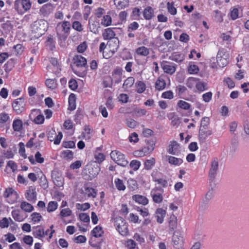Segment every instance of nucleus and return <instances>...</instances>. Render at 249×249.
I'll use <instances>...</instances> for the list:
<instances>
[{
  "label": "nucleus",
  "instance_id": "f257e3e1",
  "mask_svg": "<svg viewBox=\"0 0 249 249\" xmlns=\"http://www.w3.org/2000/svg\"><path fill=\"white\" fill-rule=\"evenodd\" d=\"M71 24L68 21H64L57 24L56 27L57 36L61 40H65L70 29Z\"/></svg>",
  "mask_w": 249,
  "mask_h": 249
},
{
  "label": "nucleus",
  "instance_id": "f03ea898",
  "mask_svg": "<svg viewBox=\"0 0 249 249\" xmlns=\"http://www.w3.org/2000/svg\"><path fill=\"white\" fill-rule=\"evenodd\" d=\"M47 22L44 20L36 21L33 27V32L35 34V36L39 37L44 35L47 30Z\"/></svg>",
  "mask_w": 249,
  "mask_h": 249
},
{
  "label": "nucleus",
  "instance_id": "7ed1b4c3",
  "mask_svg": "<svg viewBox=\"0 0 249 249\" xmlns=\"http://www.w3.org/2000/svg\"><path fill=\"white\" fill-rule=\"evenodd\" d=\"M228 64L227 56L225 55L224 50H219L216 56V62H213L211 64V67L213 69H217L218 67L223 68Z\"/></svg>",
  "mask_w": 249,
  "mask_h": 249
},
{
  "label": "nucleus",
  "instance_id": "20e7f679",
  "mask_svg": "<svg viewBox=\"0 0 249 249\" xmlns=\"http://www.w3.org/2000/svg\"><path fill=\"white\" fill-rule=\"evenodd\" d=\"M110 155L111 159L118 165L125 166L128 163V161L125 158L124 155L119 151H112Z\"/></svg>",
  "mask_w": 249,
  "mask_h": 249
},
{
  "label": "nucleus",
  "instance_id": "39448f33",
  "mask_svg": "<svg viewBox=\"0 0 249 249\" xmlns=\"http://www.w3.org/2000/svg\"><path fill=\"white\" fill-rule=\"evenodd\" d=\"M115 225L117 230L122 235H125L128 232V225L125 219H116Z\"/></svg>",
  "mask_w": 249,
  "mask_h": 249
},
{
  "label": "nucleus",
  "instance_id": "423d86ee",
  "mask_svg": "<svg viewBox=\"0 0 249 249\" xmlns=\"http://www.w3.org/2000/svg\"><path fill=\"white\" fill-rule=\"evenodd\" d=\"M172 241L173 246L176 249L181 248L183 245V237L179 231L174 232Z\"/></svg>",
  "mask_w": 249,
  "mask_h": 249
},
{
  "label": "nucleus",
  "instance_id": "0eeeda50",
  "mask_svg": "<svg viewBox=\"0 0 249 249\" xmlns=\"http://www.w3.org/2000/svg\"><path fill=\"white\" fill-rule=\"evenodd\" d=\"M147 146L143 148L141 151H136L135 154L139 155L141 157L145 154H148L153 151L155 148V141L153 140H147L146 141Z\"/></svg>",
  "mask_w": 249,
  "mask_h": 249
},
{
  "label": "nucleus",
  "instance_id": "6e6552de",
  "mask_svg": "<svg viewBox=\"0 0 249 249\" xmlns=\"http://www.w3.org/2000/svg\"><path fill=\"white\" fill-rule=\"evenodd\" d=\"M25 102L23 98H19L15 100L12 103L14 110L17 114L22 113L25 109Z\"/></svg>",
  "mask_w": 249,
  "mask_h": 249
},
{
  "label": "nucleus",
  "instance_id": "1a4fd4ad",
  "mask_svg": "<svg viewBox=\"0 0 249 249\" xmlns=\"http://www.w3.org/2000/svg\"><path fill=\"white\" fill-rule=\"evenodd\" d=\"M3 196L5 198L9 199L8 201H9V202L13 203L17 199L18 195L13 188H8L4 191Z\"/></svg>",
  "mask_w": 249,
  "mask_h": 249
},
{
  "label": "nucleus",
  "instance_id": "9d476101",
  "mask_svg": "<svg viewBox=\"0 0 249 249\" xmlns=\"http://www.w3.org/2000/svg\"><path fill=\"white\" fill-rule=\"evenodd\" d=\"M40 113L41 111L40 109H33L31 110L29 117L31 119H32L35 115H37L36 117L34 118V122L36 124H42L44 121V117L43 115L40 114Z\"/></svg>",
  "mask_w": 249,
  "mask_h": 249
},
{
  "label": "nucleus",
  "instance_id": "9b49d317",
  "mask_svg": "<svg viewBox=\"0 0 249 249\" xmlns=\"http://www.w3.org/2000/svg\"><path fill=\"white\" fill-rule=\"evenodd\" d=\"M218 168V162L217 160L214 159L211 162V168L209 172L210 180L213 181L217 174V171Z\"/></svg>",
  "mask_w": 249,
  "mask_h": 249
},
{
  "label": "nucleus",
  "instance_id": "f8f14e48",
  "mask_svg": "<svg viewBox=\"0 0 249 249\" xmlns=\"http://www.w3.org/2000/svg\"><path fill=\"white\" fill-rule=\"evenodd\" d=\"M52 178L54 184L61 187L63 185V178L60 174L57 171H53L52 173Z\"/></svg>",
  "mask_w": 249,
  "mask_h": 249
},
{
  "label": "nucleus",
  "instance_id": "ddd939ff",
  "mask_svg": "<svg viewBox=\"0 0 249 249\" xmlns=\"http://www.w3.org/2000/svg\"><path fill=\"white\" fill-rule=\"evenodd\" d=\"M123 70L120 68L115 69L112 73L111 82L118 84L122 81Z\"/></svg>",
  "mask_w": 249,
  "mask_h": 249
},
{
  "label": "nucleus",
  "instance_id": "4468645a",
  "mask_svg": "<svg viewBox=\"0 0 249 249\" xmlns=\"http://www.w3.org/2000/svg\"><path fill=\"white\" fill-rule=\"evenodd\" d=\"M212 134V131L207 128H199V141L201 143H203L206 141L207 138Z\"/></svg>",
  "mask_w": 249,
  "mask_h": 249
},
{
  "label": "nucleus",
  "instance_id": "2eb2a0df",
  "mask_svg": "<svg viewBox=\"0 0 249 249\" xmlns=\"http://www.w3.org/2000/svg\"><path fill=\"white\" fill-rule=\"evenodd\" d=\"M179 144L175 141L170 142L167 152L172 155H178L179 153Z\"/></svg>",
  "mask_w": 249,
  "mask_h": 249
},
{
  "label": "nucleus",
  "instance_id": "dca6fc26",
  "mask_svg": "<svg viewBox=\"0 0 249 249\" xmlns=\"http://www.w3.org/2000/svg\"><path fill=\"white\" fill-rule=\"evenodd\" d=\"M73 63L77 67H85L87 65V60L80 55H75L73 58Z\"/></svg>",
  "mask_w": 249,
  "mask_h": 249
},
{
  "label": "nucleus",
  "instance_id": "f3484780",
  "mask_svg": "<svg viewBox=\"0 0 249 249\" xmlns=\"http://www.w3.org/2000/svg\"><path fill=\"white\" fill-rule=\"evenodd\" d=\"M160 65L164 71L167 73L172 74L176 71L175 66L170 65L167 61H163L161 62Z\"/></svg>",
  "mask_w": 249,
  "mask_h": 249
},
{
  "label": "nucleus",
  "instance_id": "a211bd4d",
  "mask_svg": "<svg viewBox=\"0 0 249 249\" xmlns=\"http://www.w3.org/2000/svg\"><path fill=\"white\" fill-rule=\"evenodd\" d=\"M107 45H108L110 51L113 53L117 52L119 46V40L118 38H114L112 39L109 40Z\"/></svg>",
  "mask_w": 249,
  "mask_h": 249
},
{
  "label": "nucleus",
  "instance_id": "6ab92c4d",
  "mask_svg": "<svg viewBox=\"0 0 249 249\" xmlns=\"http://www.w3.org/2000/svg\"><path fill=\"white\" fill-rule=\"evenodd\" d=\"M25 196L28 200H34L36 198V188L32 186L30 187L29 189L26 192Z\"/></svg>",
  "mask_w": 249,
  "mask_h": 249
},
{
  "label": "nucleus",
  "instance_id": "aec40b11",
  "mask_svg": "<svg viewBox=\"0 0 249 249\" xmlns=\"http://www.w3.org/2000/svg\"><path fill=\"white\" fill-rule=\"evenodd\" d=\"M132 199L136 202L143 205H145L148 203V200L145 196L139 195H133Z\"/></svg>",
  "mask_w": 249,
  "mask_h": 249
},
{
  "label": "nucleus",
  "instance_id": "412c9836",
  "mask_svg": "<svg viewBox=\"0 0 249 249\" xmlns=\"http://www.w3.org/2000/svg\"><path fill=\"white\" fill-rule=\"evenodd\" d=\"M143 15L145 19L150 20L152 19L154 17L153 9L151 6L146 7L143 12Z\"/></svg>",
  "mask_w": 249,
  "mask_h": 249
},
{
  "label": "nucleus",
  "instance_id": "4be33fe9",
  "mask_svg": "<svg viewBox=\"0 0 249 249\" xmlns=\"http://www.w3.org/2000/svg\"><path fill=\"white\" fill-rule=\"evenodd\" d=\"M100 170V168L98 165H90L89 167L88 171L89 176L91 178H95L96 177Z\"/></svg>",
  "mask_w": 249,
  "mask_h": 249
},
{
  "label": "nucleus",
  "instance_id": "5701e85b",
  "mask_svg": "<svg viewBox=\"0 0 249 249\" xmlns=\"http://www.w3.org/2000/svg\"><path fill=\"white\" fill-rule=\"evenodd\" d=\"M115 34L111 28H107L105 29L104 33L103 34V36L104 39L111 40L115 38Z\"/></svg>",
  "mask_w": 249,
  "mask_h": 249
},
{
  "label": "nucleus",
  "instance_id": "b1692460",
  "mask_svg": "<svg viewBox=\"0 0 249 249\" xmlns=\"http://www.w3.org/2000/svg\"><path fill=\"white\" fill-rule=\"evenodd\" d=\"M156 189H152L151 192V194L153 198V200L156 203H160L162 202L163 200V197L161 194L157 193L156 194Z\"/></svg>",
  "mask_w": 249,
  "mask_h": 249
},
{
  "label": "nucleus",
  "instance_id": "393cba45",
  "mask_svg": "<svg viewBox=\"0 0 249 249\" xmlns=\"http://www.w3.org/2000/svg\"><path fill=\"white\" fill-rule=\"evenodd\" d=\"M166 86L165 80L161 77L158 78L155 83V88L158 90L163 89Z\"/></svg>",
  "mask_w": 249,
  "mask_h": 249
},
{
  "label": "nucleus",
  "instance_id": "a878e982",
  "mask_svg": "<svg viewBox=\"0 0 249 249\" xmlns=\"http://www.w3.org/2000/svg\"><path fill=\"white\" fill-rule=\"evenodd\" d=\"M75 100L76 96L73 93H71L69 97V108L68 109L70 110H73L75 109Z\"/></svg>",
  "mask_w": 249,
  "mask_h": 249
},
{
  "label": "nucleus",
  "instance_id": "bb28decb",
  "mask_svg": "<svg viewBox=\"0 0 249 249\" xmlns=\"http://www.w3.org/2000/svg\"><path fill=\"white\" fill-rule=\"evenodd\" d=\"M13 128L15 131H20L22 129L23 123L20 119H16L13 121Z\"/></svg>",
  "mask_w": 249,
  "mask_h": 249
},
{
  "label": "nucleus",
  "instance_id": "cd10ccee",
  "mask_svg": "<svg viewBox=\"0 0 249 249\" xmlns=\"http://www.w3.org/2000/svg\"><path fill=\"white\" fill-rule=\"evenodd\" d=\"M167 157L168 158L169 163L171 164L178 165L183 162V160L181 159L177 158L171 156H168Z\"/></svg>",
  "mask_w": 249,
  "mask_h": 249
},
{
  "label": "nucleus",
  "instance_id": "c85d7f7f",
  "mask_svg": "<svg viewBox=\"0 0 249 249\" xmlns=\"http://www.w3.org/2000/svg\"><path fill=\"white\" fill-rule=\"evenodd\" d=\"M238 143V137L234 134L231 141L230 150L231 152H235L237 150Z\"/></svg>",
  "mask_w": 249,
  "mask_h": 249
},
{
  "label": "nucleus",
  "instance_id": "c756f323",
  "mask_svg": "<svg viewBox=\"0 0 249 249\" xmlns=\"http://www.w3.org/2000/svg\"><path fill=\"white\" fill-rule=\"evenodd\" d=\"M135 79L132 77H128L124 81L123 85V88L126 89L130 88L134 83Z\"/></svg>",
  "mask_w": 249,
  "mask_h": 249
},
{
  "label": "nucleus",
  "instance_id": "7c9ffc66",
  "mask_svg": "<svg viewBox=\"0 0 249 249\" xmlns=\"http://www.w3.org/2000/svg\"><path fill=\"white\" fill-rule=\"evenodd\" d=\"M136 53L138 55L146 56L149 53V50L144 46L140 47L136 49Z\"/></svg>",
  "mask_w": 249,
  "mask_h": 249
},
{
  "label": "nucleus",
  "instance_id": "2f4dec72",
  "mask_svg": "<svg viewBox=\"0 0 249 249\" xmlns=\"http://www.w3.org/2000/svg\"><path fill=\"white\" fill-rule=\"evenodd\" d=\"M53 6L51 4H46L44 5L40 9V11L44 15H46L50 13L53 11Z\"/></svg>",
  "mask_w": 249,
  "mask_h": 249
},
{
  "label": "nucleus",
  "instance_id": "473e14b6",
  "mask_svg": "<svg viewBox=\"0 0 249 249\" xmlns=\"http://www.w3.org/2000/svg\"><path fill=\"white\" fill-rule=\"evenodd\" d=\"M115 4L120 9H123L128 5V0H114Z\"/></svg>",
  "mask_w": 249,
  "mask_h": 249
},
{
  "label": "nucleus",
  "instance_id": "72a5a7b5",
  "mask_svg": "<svg viewBox=\"0 0 249 249\" xmlns=\"http://www.w3.org/2000/svg\"><path fill=\"white\" fill-rule=\"evenodd\" d=\"M136 91L139 93H142L145 90L146 86L145 84L142 81L137 82L136 84Z\"/></svg>",
  "mask_w": 249,
  "mask_h": 249
},
{
  "label": "nucleus",
  "instance_id": "f704fd0d",
  "mask_svg": "<svg viewBox=\"0 0 249 249\" xmlns=\"http://www.w3.org/2000/svg\"><path fill=\"white\" fill-rule=\"evenodd\" d=\"M91 232L93 236L95 238L101 237L103 233L102 228L99 226L95 227Z\"/></svg>",
  "mask_w": 249,
  "mask_h": 249
},
{
  "label": "nucleus",
  "instance_id": "c9c22d12",
  "mask_svg": "<svg viewBox=\"0 0 249 249\" xmlns=\"http://www.w3.org/2000/svg\"><path fill=\"white\" fill-rule=\"evenodd\" d=\"M155 164V159L151 158L149 160H146L144 163V168L147 170L151 169Z\"/></svg>",
  "mask_w": 249,
  "mask_h": 249
},
{
  "label": "nucleus",
  "instance_id": "e433bc0d",
  "mask_svg": "<svg viewBox=\"0 0 249 249\" xmlns=\"http://www.w3.org/2000/svg\"><path fill=\"white\" fill-rule=\"evenodd\" d=\"M124 245L128 249H139L138 247H136V243L132 239L126 240Z\"/></svg>",
  "mask_w": 249,
  "mask_h": 249
},
{
  "label": "nucleus",
  "instance_id": "4c0bfd02",
  "mask_svg": "<svg viewBox=\"0 0 249 249\" xmlns=\"http://www.w3.org/2000/svg\"><path fill=\"white\" fill-rule=\"evenodd\" d=\"M20 207L23 210L27 212H30L33 210V207L31 204L25 201L21 203Z\"/></svg>",
  "mask_w": 249,
  "mask_h": 249
},
{
  "label": "nucleus",
  "instance_id": "58836bf2",
  "mask_svg": "<svg viewBox=\"0 0 249 249\" xmlns=\"http://www.w3.org/2000/svg\"><path fill=\"white\" fill-rule=\"evenodd\" d=\"M111 18L109 15L104 16L102 19L101 24L105 26H108L111 24Z\"/></svg>",
  "mask_w": 249,
  "mask_h": 249
},
{
  "label": "nucleus",
  "instance_id": "ea45409f",
  "mask_svg": "<svg viewBox=\"0 0 249 249\" xmlns=\"http://www.w3.org/2000/svg\"><path fill=\"white\" fill-rule=\"evenodd\" d=\"M58 204L55 201H50L47 208V211L48 212H51L56 209L57 208Z\"/></svg>",
  "mask_w": 249,
  "mask_h": 249
},
{
  "label": "nucleus",
  "instance_id": "a19ab883",
  "mask_svg": "<svg viewBox=\"0 0 249 249\" xmlns=\"http://www.w3.org/2000/svg\"><path fill=\"white\" fill-rule=\"evenodd\" d=\"M178 106L181 108L185 109V110H188L190 108V105L183 100H179L178 103Z\"/></svg>",
  "mask_w": 249,
  "mask_h": 249
},
{
  "label": "nucleus",
  "instance_id": "79ce46f5",
  "mask_svg": "<svg viewBox=\"0 0 249 249\" xmlns=\"http://www.w3.org/2000/svg\"><path fill=\"white\" fill-rule=\"evenodd\" d=\"M46 85L51 89H54L56 87V83L54 79H48L45 81Z\"/></svg>",
  "mask_w": 249,
  "mask_h": 249
},
{
  "label": "nucleus",
  "instance_id": "37998d69",
  "mask_svg": "<svg viewBox=\"0 0 249 249\" xmlns=\"http://www.w3.org/2000/svg\"><path fill=\"white\" fill-rule=\"evenodd\" d=\"M141 165V162L137 160H133L130 162V167L134 171L138 170Z\"/></svg>",
  "mask_w": 249,
  "mask_h": 249
},
{
  "label": "nucleus",
  "instance_id": "c03bdc74",
  "mask_svg": "<svg viewBox=\"0 0 249 249\" xmlns=\"http://www.w3.org/2000/svg\"><path fill=\"white\" fill-rule=\"evenodd\" d=\"M115 184L116 188L119 190H124L125 189V186L124 184V183L122 180L119 178H117L115 180Z\"/></svg>",
  "mask_w": 249,
  "mask_h": 249
},
{
  "label": "nucleus",
  "instance_id": "a18cd8bd",
  "mask_svg": "<svg viewBox=\"0 0 249 249\" xmlns=\"http://www.w3.org/2000/svg\"><path fill=\"white\" fill-rule=\"evenodd\" d=\"M167 7L168 11L172 15H175L177 14V9L174 6V3H170L168 2L167 3Z\"/></svg>",
  "mask_w": 249,
  "mask_h": 249
},
{
  "label": "nucleus",
  "instance_id": "49530a36",
  "mask_svg": "<svg viewBox=\"0 0 249 249\" xmlns=\"http://www.w3.org/2000/svg\"><path fill=\"white\" fill-rule=\"evenodd\" d=\"M21 6L23 9L27 11L29 10L31 7V3L30 0H21Z\"/></svg>",
  "mask_w": 249,
  "mask_h": 249
},
{
  "label": "nucleus",
  "instance_id": "de8ad7c7",
  "mask_svg": "<svg viewBox=\"0 0 249 249\" xmlns=\"http://www.w3.org/2000/svg\"><path fill=\"white\" fill-rule=\"evenodd\" d=\"M98 24L97 22H93L92 23H89V28L90 31L94 34H97L98 32Z\"/></svg>",
  "mask_w": 249,
  "mask_h": 249
},
{
  "label": "nucleus",
  "instance_id": "09e8293b",
  "mask_svg": "<svg viewBox=\"0 0 249 249\" xmlns=\"http://www.w3.org/2000/svg\"><path fill=\"white\" fill-rule=\"evenodd\" d=\"M196 88L197 90L203 91L207 89V84L204 82H199L196 84Z\"/></svg>",
  "mask_w": 249,
  "mask_h": 249
},
{
  "label": "nucleus",
  "instance_id": "8fccbe9b",
  "mask_svg": "<svg viewBox=\"0 0 249 249\" xmlns=\"http://www.w3.org/2000/svg\"><path fill=\"white\" fill-rule=\"evenodd\" d=\"M139 27V24L136 21H133V22L131 23L127 27V32H132L133 31H135Z\"/></svg>",
  "mask_w": 249,
  "mask_h": 249
},
{
  "label": "nucleus",
  "instance_id": "3c124183",
  "mask_svg": "<svg viewBox=\"0 0 249 249\" xmlns=\"http://www.w3.org/2000/svg\"><path fill=\"white\" fill-rule=\"evenodd\" d=\"M210 119L209 117H205L203 118L201 121L200 128H207Z\"/></svg>",
  "mask_w": 249,
  "mask_h": 249
},
{
  "label": "nucleus",
  "instance_id": "603ef678",
  "mask_svg": "<svg viewBox=\"0 0 249 249\" xmlns=\"http://www.w3.org/2000/svg\"><path fill=\"white\" fill-rule=\"evenodd\" d=\"M87 241V238L84 235H78L74 238V242L77 244L84 243Z\"/></svg>",
  "mask_w": 249,
  "mask_h": 249
},
{
  "label": "nucleus",
  "instance_id": "864d4df0",
  "mask_svg": "<svg viewBox=\"0 0 249 249\" xmlns=\"http://www.w3.org/2000/svg\"><path fill=\"white\" fill-rule=\"evenodd\" d=\"M85 132H83L82 134L84 137L87 138L88 139L90 138V136L89 135L92 132V130L90 128L89 125H85L84 127Z\"/></svg>",
  "mask_w": 249,
  "mask_h": 249
},
{
  "label": "nucleus",
  "instance_id": "5fc2aeb1",
  "mask_svg": "<svg viewBox=\"0 0 249 249\" xmlns=\"http://www.w3.org/2000/svg\"><path fill=\"white\" fill-rule=\"evenodd\" d=\"M62 154L64 158H66L67 159H72L73 158V154L70 150H64L62 152Z\"/></svg>",
  "mask_w": 249,
  "mask_h": 249
},
{
  "label": "nucleus",
  "instance_id": "6e6d98bb",
  "mask_svg": "<svg viewBox=\"0 0 249 249\" xmlns=\"http://www.w3.org/2000/svg\"><path fill=\"white\" fill-rule=\"evenodd\" d=\"M172 60L175 61L177 62H180L183 60V56L180 54L175 53L173 54L172 56Z\"/></svg>",
  "mask_w": 249,
  "mask_h": 249
},
{
  "label": "nucleus",
  "instance_id": "4d7b16f0",
  "mask_svg": "<svg viewBox=\"0 0 249 249\" xmlns=\"http://www.w3.org/2000/svg\"><path fill=\"white\" fill-rule=\"evenodd\" d=\"M128 187L132 190H134L137 188V183L136 181L133 179H129L127 181Z\"/></svg>",
  "mask_w": 249,
  "mask_h": 249
},
{
  "label": "nucleus",
  "instance_id": "13d9d810",
  "mask_svg": "<svg viewBox=\"0 0 249 249\" xmlns=\"http://www.w3.org/2000/svg\"><path fill=\"white\" fill-rule=\"evenodd\" d=\"M19 153L20 154V155L24 158V159H26L27 158V156L25 154V149L24 148V144L20 142L19 143Z\"/></svg>",
  "mask_w": 249,
  "mask_h": 249
},
{
  "label": "nucleus",
  "instance_id": "bf43d9fd",
  "mask_svg": "<svg viewBox=\"0 0 249 249\" xmlns=\"http://www.w3.org/2000/svg\"><path fill=\"white\" fill-rule=\"evenodd\" d=\"M199 71V69L197 66L196 65H190L188 68V71L190 74L197 73Z\"/></svg>",
  "mask_w": 249,
  "mask_h": 249
},
{
  "label": "nucleus",
  "instance_id": "052dcab7",
  "mask_svg": "<svg viewBox=\"0 0 249 249\" xmlns=\"http://www.w3.org/2000/svg\"><path fill=\"white\" fill-rule=\"evenodd\" d=\"M9 119V116L6 113H1L0 114V123L3 124L6 123Z\"/></svg>",
  "mask_w": 249,
  "mask_h": 249
},
{
  "label": "nucleus",
  "instance_id": "680f3d73",
  "mask_svg": "<svg viewBox=\"0 0 249 249\" xmlns=\"http://www.w3.org/2000/svg\"><path fill=\"white\" fill-rule=\"evenodd\" d=\"M86 194H87L88 196H92V197H95L96 195V191L92 188H87L86 189Z\"/></svg>",
  "mask_w": 249,
  "mask_h": 249
},
{
  "label": "nucleus",
  "instance_id": "e2e57ef3",
  "mask_svg": "<svg viewBox=\"0 0 249 249\" xmlns=\"http://www.w3.org/2000/svg\"><path fill=\"white\" fill-rule=\"evenodd\" d=\"M76 208L78 210L85 211L90 207V205L89 203H85L84 204H77L76 205Z\"/></svg>",
  "mask_w": 249,
  "mask_h": 249
},
{
  "label": "nucleus",
  "instance_id": "0e129e2a",
  "mask_svg": "<svg viewBox=\"0 0 249 249\" xmlns=\"http://www.w3.org/2000/svg\"><path fill=\"white\" fill-rule=\"evenodd\" d=\"M62 145L65 148H72L75 147V144L73 141H70L68 142H63Z\"/></svg>",
  "mask_w": 249,
  "mask_h": 249
},
{
  "label": "nucleus",
  "instance_id": "69168bd1",
  "mask_svg": "<svg viewBox=\"0 0 249 249\" xmlns=\"http://www.w3.org/2000/svg\"><path fill=\"white\" fill-rule=\"evenodd\" d=\"M71 213V211L69 208H65L61 211L60 214L62 217H67L70 216Z\"/></svg>",
  "mask_w": 249,
  "mask_h": 249
},
{
  "label": "nucleus",
  "instance_id": "338daca9",
  "mask_svg": "<svg viewBox=\"0 0 249 249\" xmlns=\"http://www.w3.org/2000/svg\"><path fill=\"white\" fill-rule=\"evenodd\" d=\"M161 97L165 99H172L174 97L173 93L171 90H168L162 93Z\"/></svg>",
  "mask_w": 249,
  "mask_h": 249
},
{
  "label": "nucleus",
  "instance_id": "774afa93",
  "mask_svg": "<svg viewBox=\"0 0 249 249\" xmlns=\"http://www.w3.org/2000/svg\"><path fill=\"white\" fill-rule=\"evenodd\" d=\"M224 82L226 83L228 87L230 89L233 88L235 86V83L230 78L227 77L224 80Z\"/></svg>",
  "mask_w": 249,
  "mask_h": 249
}]
</instances>
